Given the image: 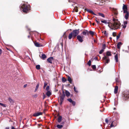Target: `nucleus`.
<instances>
[{
    "label": "nucleus",
    "instance_id": "6",
    "mask_svg": "<svg viewBox=\"0 0 129 129\" xmlns=\"http://www.w3.org/2000/svg\"><path fill=\"white\" fill-rule=\"evenodd\" d=\"M122 9L124 13H125L127 12V9L126 5L123 4Z\"/></svg>",
    "mask_w": 129,
    "mask_h": 129
},
{
    "label": "nucleus",
    "instance_id": "59",
    "mask_svg": "<svg viewBox=\"0 0 129 129\" xmlns=\"http://www.w3.org/2000/svg\"><path fill=\"white\" fill-rule=\"evenodd\" d=\"M27 86V85L26 84H25L24 85V87H25Z\"/></svg>",
    "mask_w": 129,
    "mask_h": 129
},
{
    "label": "nucleus",
    "instance_id": "37",
    "mask_svg": "<svg viewBox=\"0 0 129 129\" xmlns=\"http://www.w3.org/2000/svg\"><path fill=\"white\" fill-rule=\"evenodd\" d=\"M89 32L91 35H94V33L93 31H90Z\"/></svg>",
    "mask_w": 129,
    "mask_h": 129
},
{
    "label": "nucleus",
    "instance_id": "31",
    "mask_svg": "<svg viewBox=\"0 0 129 129\" xmlns=\"http://www.w3.org/2000/svg\"><path fill=\"white\" fill-rule=\"evenodd\" d=\"M62 81L63 82H64L67 81V79L65 78L62 77Z\"/></svg>",
    "mask_w": 129,
    "mask_h": 129
},
{
    "label": "nucleus",
    "instance_id": "49",
    "mask_svg": "<svg viewBox=\"0 0 129 129\" xmlns=\"http://www.w3.org/2000/svg\"><path fill=\"white\" fill-rule=\"evenodd\" d=\"M47 85V84L46 83H45L44 86V88L45 87H46Z\"/></svg>",
    "mask_w": 129,
    "mask_h": 129
},
{
    "label": "nucleus",
    "instance_id": "8",
    "mask_svg": "<svg viewBox=\"0 0 129 129\" xmlns=\"http://www.w3.org/2000/svg\"><path fill=\"white\" fill-rule=\"evenodd\" d=\"M8 100L9 101L10 103L11 104L13 105L14 104V101L13 99L11 98L10 97H9L8 98Z\"/></svg>",
    "mask_w": 129,
    "mask_h": 129
},
{
    "label": "nucleus",
    "instance_id": "40",
    "mask_svg": "<svg viewBox=\"0 0 129 129\" xmlns=\"http://www.w3.org/2000/svg\"><path fill=\"white\" fill-rule=\"evenodd\" d=\"M106 48V45L105 44H104L102 46V49H103L104 50Z\"/></svg>",
    "mask_w": 129,
    "mask_h": 129
},
{
    "label": "nucleus",
    "instance_id": "60",
    "mask_svg": "<svg viewBox=\"0 0 129 129\" xmlns=\"http://www.w3.org/2000/svg\"><path fill=\"white\" fill-rule=\"evenodd\" d=\"M112 39V38H111V37H110V39L111 40Z\"/></svg>",
    "mask_w": 129,
    "mask_h": 129
},
{
    "label": "nucleus",
    "instance_id": "23",
    "mask_svg": "<svg viewBox=\"0 0 129 129\" xmlns=\"http://www.w3.org/2000/svg\"><path fill=\"white\" fill-rule=\"evenodd\" d=\"M106 55H107V56H111L112 55L111 52L109 51H108L106 53Z\"/></svg>",
    "mask_w": 129,
    "mask_h": 129
},
{
    "label": "nucleus",
    "instance_id": "30",
    "mask_svg": "<svg viewBox=\"0 0 129 129\" xmlns=\"http://www.w3.org/2000/svg\"><path fill=\"white\" fill-rule=\"evenodd\" d=\"M36 68L38 70L40 69V66L39 65H37L36 66Z\"/></svg>",
    "mask_w": 129,
    "mask_h": 129
},
{
    "label": "nucleus",
    "instance_id": "36",
    "mask_svg": "<svg viewBox=\"0 0 129 129\" xmlns=\"http://www.w3.org/2000/svg\"><path fill=\"white\" fill-rule=\"evenodd\" d=\"M67 100L68 101L70 102L71 103L72 102V99L71 98H69L67 99Z\"/></svg>",
    "mask_w": 129,
    "mask_h": 129
},
{
    "label": "nucleus",
    "instance_id": "1",
    "mask_svg": "<svg viewBox=\"0 0 129 129\" xmlns=\"http://www.w3.org/2000/svg\"><path fill=\"white\" fill-rule=\"evenodd\" d=\"M113 22L110 23L111 25L109 24L108 26L112 29H117L120 28V23L118 19L113 18Z\"/></svg>",
    "mask_w": 129,
    "mask_h": 129
},
{
    "label": "nucleus",
    "instance_id": "20",
    "mask_svg": "<svg viewBox=\"0 0 129 129\" xmlns=\"http://www.w3.org/2000/svg\"><path fill=\"white\" fill-rule=\"evenodd\" d=\"M118 89V87L117 86H116L114 88V93L115 94H116L117 92Z\"/></svg>",
    "mask_w": 129,
    "mask_h": 129
},
{
    "label": "nucleus",
    "instance_id": "28",
    "mask_svg": "<svg viewBox=\"0 0 129 129\" xmlns=\"http://www.w3.org/2000/svg\"><path fill=\"white\" fill-rule=\"evenodd\" d=\"M121 33V32H119V34H118V35L117 36L116 39L117 40L119 38Z\"/></svg>",
    "mask_w": 129,
    "mask_h": 129
},
{
    "label": "nucleus",
    "instance_id": "5",
    "mask_svg": "<svg viewBox=\"0 0 129 129\" xmlns=\"http://www.w3.org/2000/svg\"><path fill=\"white\" fill-rule=\"evenodd\" d=\"M65 97V94L64 92L63 91L61 93L60 96V101H63Z\"/></svg>",
    "mask_w": 129,
    "mask_h": 129
},
{
    "label": "nucleus",
    "instance_id": "21",
    "mask_svg": "<svg viewBox=\"0 0 129 129\" xmlns=\"http://www.w3.org/2000/svg\"><path fill=\"white\" fill-rule=\"evenodd\" d=\"M103 60H105L107 59H109V58L108 56H107L106 55H104V57L103 58Z\"/></svg>",
    "mask_w": 129,
    "mask_h": 129
},
{
    "label": "nucleus",
    "instance_id": "34",
    "mask_svg": "<svg viewBox=\"0 0 129 129\" xmlns=\"http://www.w3.org/2000/svg\"><path fill=\"white\" fill-rule=\"evenodd\" d=\"M92 69H93L94 70H95L96 68V67L95 65H93L92 66Z\"/></svg>",
    "mask_w": 129,
    "mask_h": 129
},
{
    "label": "nucleus",
    "instance_id": "19",
    "mask_svg": "<svg viewBox=\"0 0 129 129\" xmlns=\"http://www.w3.org/2000/svg\"><path fill=\"white\" fill-rule=\"evenodd\" d=\"M65 94L68 97L70 96V93L67 90H66L65 92Z\"/></svg>",
    "mask_w": 129,
    "mask_h": 129
},
{
    "label": "nucleus",
    "instance_id": "43",
    "mask_svg": "<svg viewBox=\"0 0 129 129\" xmlns=\"http://www.w3.org/2000/svg\"><path fill=\"white\" fill-rule=\"evenodd\" d=\"M105 60H106V63H108L110 61V59H106Z\"/></svg>",
    "mask_w": 129,
    "mask_h": 129
},
{
    "label": "nucleus",
    "instance_id": "46",
    "mask_svg": "<svg viewBox=\"0 0 129 129\" xmlns=\"http://www.w3.org/2000/svg\"><path fill=\"white\" fill-rule=\"evenodd\" d=\"M71 103L74 106H75V102L74 101H73Z\"/></svg>",
    "mask_w": 129,
    "mask_h": 129
},
{
    "label": "nucleus",
    "instance_id": "45",
    "mask_svg": "<svg viewBox=\"0 0 129 129\" xmlns=\"http://www.w3.org/2000/svg\"><path fill=\"white\" fill-rule=\"evenodd\" d=\"M74 91L75 92H78V91L77 90H76V87L75 86H74Z\"/></svg>",
    "mask_w": 129,
    "mask_h": 129
},
{
    "label": "nucleus",
    "instance_id": "15",
    "mask_svg": "<svg viewBox=\"0 0 129 129\" xmlns=\"http://www.w3.org/2000/svg\"><path fill=\"white\" fill-rule=\"evenodd\" d=\"M62 120V117L61 116H59L57 119V121L58 122H60Z\"/></svg>",
    "mask_w": 129,
    "mask_h": 129
},
{
    "label": "nucleus",
    "instance_id": "32",
    "mask_svg": "<svg viewBox=\"0 0 129 129\" xmlns=\"http://www.w3.org/2000/svg\"><path fill=\"white\" fill-rule=\"evenodd\" d=\"M125 98H126V100L128 98H129V94H125Z\"/></svg>",
    "mask_w": 129,
    "mask_h": 129
},
{
    "label": "nucleus",
    "instance_id": "18",
    "mask_svg": "<svg viewBox=\"0 0 129 129\" xmlns=\"http://www.w3.org/2000/svg\"><path fill=\"white\" fill-rule=\"evenodd\" d=\"M46 94L48 97H49L51 94V92L50 91H47V92Z\"/></svg>",
    "mask_w": 129,
    "mask_h": 129
},
{
    "label": "nucleus",
    "instance_id": "51",
    "mask_svg": "<svg viewBox=\"0 0 129 129\" xmlns=\"http://www.w3.org/2000/svg\"><path fill=\"white\" fill-rule=\"evenodd\" d=\"M105 121L107 123H108V120L107 119H105Z\"/></svg>",
    "mask_w": 129,
    "mask_h": 129
},
{
    "label": "nucleus",
    "instance_id": "41",
    "mask_svg": "<svg viewBox=\"0 0 129 129\" xmlns=\"http://www.w3.org/2000/svg\"><path fill=\"white\" fill-rule=\"evenodd\" d=\"M88 65L89 66H90L91 64V61L90 60H89L88 61Z\"/></svg>",
    "mask_w": 129,
    "mask_h": 129
},
{
    "label": "nucleus",
    "instance_id": "54",
    "mask_svg": "<svg viewBox=\"0 0 129 129\" xmlns=\"http://www.w3.org/2000/svg\"><path fill=\"white\" fill-rule=\"evenodd\" d=\"M2 52V51L1 49L0 50V55L1 54Z\"/></svg>",
    "mask_w": 129,
    "mask_h": 129
},
{
    "label": "nucleus",
    "instance_id": "26",
    "mask_svg": "<svg viewBox=\"0 0 129 129\" xmlns=\"http://www.w3.org/2000/svg\"><path fill=\"white\" fill-rule=\"evenodd\" d=\"M126 13V14L125 16V19H128V18L129 14L128 12H127Z\"/></svg>",
    "mask_w": 129,
    "mask_h": 129
},
{
    "label": "nucleus",
    "instance_id": "17",
    "mask_svg": "<svg viewBox=\"0 0 129 129\" xmlns=\"http://www.w3.org/2000/svg\"><path fill=\"white\" fill-rule=\"evenodd\" d=\"M122 43L120 42H119L118 43L117 45V48L118 49H120V46L122 45Z\"/></svg>",
    "mask_w": 129,
    "mask_h": 129
},
{
    "label": "nucleus",
    "instance_id": "38",
    "mask_svg": "<svg viewBox=\"0 0 129 129\" xmlns=\"http://www.w3.org/2000/svg\"><path fill=\"white\" fill-rule=\"evenodd\" d=\"M99 14L100 16L103 17H104V14L100 13H99Z\"/></svg>",
    "mask_w": 129,
    "mask_h": 129
},
{
    "label": "nucleus",
    "instance_id": "48",
    "mask_svg": "<svg viewBox=\"0 0 129 129\" xmlns=\"http://www.w3.org/2000/svg\"><path fill=\"white\" fill-rule=\"evenodd\" d=\"M112 35L114 37H115L116 36V34L114 32H113V33Z\"/></svg>",
    "mask_w": 129,
    "mask_h": 129
},
{
    "label": "nucleus",
    "instance_id": "42",
    "mask_svg": "<svg viewBox=\"0 0 129 129\" xmlns=\"http://www.w3.org/2000/svg\"><path fill=\"white\" fill-rule=\"evenodd\" d=\"M49 86H47V87L46 88V90L47 91H48V90H49Z\"/></svg>",
    "mask_w": 129,
    "mask_h": 129
},
{
    "label": "nucleus",
    "instance_id": "52",
    "mask_svg": "<svg viewBox=\"0 0 129 129\" xmlns=\"http://www.w3.org/2000/svg\"><path fill=\"white\" fill-rule=\"evenodd\" d=\"M46 97V95L45 94H44L43 96V99H44Z\"/></svg>",
    "mask_w": 129,
    "mask_h": 129
},
{
    "label": "nucleus",
    "instance_id": "58",
    "mask_svg": "<svg viewBox=\"0 0 129 129\" xmlns=\"http://www.w3.org/2000/svg\"><path fill=\"white\" fill-rule=\"evenodd\" d=\"M12 129H16L14 127L12 126Z\"/></svg>",
    "mask_w": 129,
    "mask_h": 129
},
{
    "label": "nucleus",
    "instance_id": "14",
    "mask_svg": "<svg viewBox=\"0 0 129 129\" xmlns=\"http://www.w3.org/2000/svg\"><path fill=\"white\" fill-rule=\"evenodd\" d=\"M88 31L87 30H85V31H84L82 32V34L84 35H86L87 34V35H88Z\"/></svg>",
    "mask_w": 129,
    "mask_h": 129
},
{
    "label": "nucleus",
    "instance_id": "27",
    "mask_svg": "<svg viewBox=\"0 0 129 129\" xmlns=\"http://www.w3.org/2000/svg\"><path fill=\"white\" fill-rule=\"evenodd\" d=\"M46 57V56L45 54H43L42 55L41 58L42 59H44Z\"/></svg>",
    "mask_w": 129,
    "mask_h": 129
},
{
    "label": "nucleus",
    "instance_id": "39",
    "mask_svg": "<svg viewBox=\"0 0 129 129\" xmlns=\"http://www.w3.org/2000/svg\"><path fill=\"white\" fill-rule=\"evenodd\" d=\"M104 51V50L103 49H101L99 52V53L100 54H101Z\"/></svg>",
    "mask_w": 129,
    "mask_h": 129
},
{
    "label": "nucleus",
    "instance_id": "25",
    "mask_svg": "<svg viewBox=\"0 0 129 129\" xmlns=\"http://www.w3.org/2000/svg\"><path fill=\"white\" fill-rule=\"evenodd\" d=\"M63 126L62 125L58 124L57 125V127L58 128H61L63 127Z\"/></svg>",
    "mask_w": 129,
    "mask_h": 129
},
{
    "label": "nucleus",
    "instance_id": "10",
    "mask_svg": "<svg viewBox=\"0 0 129 129\" xmlns=\"http://www.w3.org/2000/svg\"><path fill=\"white\" fill-rule=\"evenodd\" d=\"M42 113L41 112H37L34 114L33 115L34 116L37 117L40 115H42Z\"/></svg>",
    "mask_w": 129,
    "mask_h": 129
},
{
    "label": "nucleus",
    "instance_id": "53",
    "mask_svg": "<svg viewBox=\"0 0 129 129\" xmlns=\"http://www.w3.org/2000/svg\"><path fill=\"white\" fill-rule=\"evenodd\" d=\"M126 25H124L123 26V28H126Z\"/></svg>",
    "mask_w": 129,
    "mask_h": 129
},
{
    "label": "nucleus",
    "instance_id": "33",
    "mask_svg": "<svg viewBox=\"0 0 129 129\" xmlns=\"http://www.w3.org/2000/svg\"><path fill=\"white\" fill-rule=\"evenodd\" d=\"M0 105L1 106L4 107H6V105L5 104H4L0 102Z\"/></svg>",
    "mask_w": 129,
    "mask_h": 129
},
{
    "label": "nucleus",
    "instance_id": "16",
    "mask_svg": "<svg viewBox=\"0 0 129 129\" xmlns=\"http://www.w3.org/2000/svg\"><path fill=\"white\" fill-rule=\"evenodd\" d=\"M116 124H117L116 123H114V121H113L112 122L110 125V127H113L116 126Z\"/></svg>",
    "mask_w": 129,
    "mask_h": 129
},
{
    "label": "nucleus",
    "instance_id": "47",
    "mask_svg": "<svg viewBox=\"0 0 129 129\" xmlns=\"http://www.w3.org/2000/svg\"><path fill=\"white\" fill-rule=\"evenodd\" d=\"M127 22L126 21H125L124 22V25H125L127 24Z\"/></svg>",
    "mask_w": 129,
    "mask_h": 129
},
{
    "label": "nucleus",
    "instance_id": "62",
    "mask_svg": "<svg viewBox=\"0 0 129 129\" xmlns=\"http://www.w3.org/2000/svg\"><path fill=\"white\" fill-rule=\"evenodd\" d=\"M28 38H29V37H30V36H28Z\"/></svg>",
    "mask_w": 129,
    "mask_h": 129
},
{
    "label": "nucleus",
    "instance_id": "35",
    "mask_svg": "<svg viewBox=\"0 0 129 129\" xmlns=\"http://www.w3.org/2000/svg\"><path fill=\"white\" fill-rule=\"evenodd\" d=\"M103 33L106 36H107L108 35V34L107 33L106 31H103Z\"/></svg>",
    "mask_w": 129,
    "mask_h": 129
},
{
    "label": "nucleus",
    "instance_id": "11",
    "mask_svg": "<svg viewBox=\"0 0 129 129\" xmlns=\"http://www.w3.org/2000/svg\"><path fill=\"white\" fill-rule=\"evenodd\" d=\"M85 10L87 12H89L90 13H91L92 14L94 15H96V14L94 13L90 9H85Z\"/></svg>",
    "mask_w": 129,
    "mask_h": 129
},
{
    "label": "nucleus",
    "instance_id": "9",
    "mask_svg": "<svg viewBox=\"0 0 129 129\" xmlns=\"http://www.w3.org/2000/svg\"><path fill=\"white\" fill-rule=\"evenodd\" d=\"M47 60L48 62L52 63V61L53 60V58L52 57H50L48 58Z\"/></svg>",
    "mask_w": 129,
    "mask_h": 129
},
{
    "label": "nucleus",
    "instance_id": "2",
    "mask_svg": "<svg viewBox=\"0 0 129 129\" xmlns=\"http://www.w3.org/2000/svg\"><path fill=\"white\" fill-rule=\"evenodd\" d=\"M20 7V10L25 13H27L30 8V5L26 4L25 3L21 4Z\"/></svg>",
    "mask_w": 129,
    "mask_h": 129
},
{
    "label": "nucleus",
    "instance_id": "44",
    "mask_svg": "<svg viewBox=\"0 0 129 129\" xmlns=\"http://www.w3.org/2000/svg\"><path fill=\"white\" fill-rule=\"evenodd\" d=\"M74 10L76 12H77L78 11V9L76 7L74 8Z\"/></svg>",
    "mask_w": 129,
    "mask_h": 129
},
{
    "label": "nucleus",
    "instance_id": "22",
    "mask_svg": "<svg viewBox=\"0 0 129 129\" xmlns=\"http://www.w3.org/2000/svg\"><path fill=\"white\" fill-rule=\"evenodd\" d=\"M68 80L69 81L70 83H72V80L71 78L69 76L68 77Z\"/></svg>",
    "mask_w": 129,
    "mask_h": 129
},
{
    "label": "nucleus",
    "instance_id": "4",
    "mask_svg": "<svg viewBox=\"0 0 129 129\" xmlns=\"http://www.w3.org/2000/svg\"><path fill=\"white\" fill-rule=\"evenodd\" d=\"M77 40L80 42L82 43L83 42V39L84 38L83 36L78 35L77 36Z\"/></svg>",
    "mask_w": 129,
    "mask_h": 129
},
{
    "label": "nucleus",
    "instance_id": "64",
    "mask_svg": "<svg viewBox=\"0 0 129 129\" xmlns=\"http://www.w3.org/2000/svg\"><path fill=\"white\" fill-rule=\"evenodd\" d=\"M97 58H96V57H95V59H97Z\"/></svg>",
    "mask_w": 129,
    "mask_h": 129
},
{
    "label": "nucleus",
    "instance_id": "63",
    "mask_svg": "<svg viewBox=\"0 0 129 129\" xmlns=\"http://www.w3.org/2000/svg\"><path fill=\"white\" fill-rule=\"evenodd\" d=\"M93 25H94V23H93Z\"/></svg>",
    "mask_w": 129,
    "mask_h": 129
},
{
    "label": "nucleus",
    "instance_id": "3",
    "mask_svg": "<svg viewBox=\"0 0 129 129\" xmlns=\"http://www.w3.org/2000/svg\"><path fill=\"white\" fill-rule=\"evenodd\" d=\"M79 29L73 30L72 32L70 33L68 36V38L70 40L72 38L74 39L77 36L79 33Z\"/></svg>",
    "mask_w": 129,
    "mask_h": 129
},
{
    "label": "nucleus",
    "instance_id": "24",
    "mask_svg": "<svg viewBox=\"0 0 129 129\" xmlns=\"http://www.w3.org/2000/svg\"><path fill=\"white\" fill-rule=\"evenodd\" d=\"M115 59L116 61V62H117L118 61V57L117 54H116L115 56Z\"/></svg>",
    "mask_w": 129,
    "mask_h": 129
},
{
    "label": "nucleus",
    "instance_id": "7",
    "mask_svg": "<svg viewBox=\"0 0 129 129\" xmlns=\"http://www.w3.org/2000/svg\"><path fill=\"white\" fill-rule=\"evenodd\" d=\"M110 10L114 12L115 15H116L117 14V12L116 9L114 8H111L110 7Z\"/></svg>",
    "mask_w": 129,
    "mask_h": 129
},
{
    "label": "nucleus",
    "instance_id": "57",
    "mask_svg": "<svg viewBox=\"0 0 129 129\" xmlns=\"http://www.w3.org/2000/svg\"><path fill=\"white\" fill-rule=\"evenodd\" d=\"M64 122H62L61 123V125H63V124H64Z\"/></svg>",
    "mask_w": 129,
    "mask_h": 129
},
{
    "label": "nucleus",
    "instance_id": "12",
    "mask_svg": "<svg viewBox=\"0 0 129 129\" xmlns=\"http://www.w3.org/2000/svg\"><path fill=\"white\" fill-rule=\"evenodd\" d=\"M101 22L102 23H104L105 24H108V25H109V24L110 25V23L109 22H108L107 21V20H101Z\"/></svg>",
    "mask_w": 129,
    "mask_h": 129
},
{
    "label": "nucleus",
    "instance_id": "56",
    "mask_svg": "<svg viewBox=\"0 0 129 129\" xmlns=\"http://www.w3.org/2000/svg\"><path fill=\"white\" fill-rule=\"evenodd\" d=\"M5 129H9V128L8 127H7L5 128Z\"/></svg>",
    "mask_w": 129,
    "mask_h": 129
},
{
    "label": "nucleus",
    "instance_id": "29",
    "mask_svg": "<svg viewBox=\"0 0 129 129\" xmlns=\"http://www.w3.org/2000/svg\"><path fill=\"white\" fill-rule=\"evenodd\" d=\"M39 84L38 83L37 84V85L36 87V88H35V92L36 91H37V89H38V88L39 87Z\"/></svg>",
    "mask_w": 129,
    "mask_h": 129
},
{
    "label": "nucleus",
    "instance_id": "13",
    "mask_svg": "<svg viewBox=\"0 0 129 129\" xmlns=\"http://www.w3.org/2000/svg\"><path fill=\"white\" fill-rule=\"evenodd\" d=\"M35 45L37 47H41L43 46V45L40 44L37 42H35L34 43Z\"/></svg>",
    "mask_w": 129,
    "mask_h": 129
},
{
    "label": "nucleus",
    "instance_id": "55",
    "mask_svg": "<svg viewBox=\"0 0 129 129\" xmlns=\"http://www.w3.org/2000/svg\"><path fill=\"white\" fill-rule=\"evenodd\" d=\"M95 21H96L97 22V23H98V24H99V22L97 20H95Z\"/></svg>",
    "mask_w": 129,
    "mask_h": 129
},
{
    "label": "nucleus",
    "instance_id": "50",
    "mask_svg": "<svg viewBox=\"0 0 129 129\" xmlns=\"http://www.w3.org/2000/svg\"><path fill=\"white\" fill-rule=\"evenodd\" d=\"M60 101V102L59 103V104H60V105H62V103L63 102V101Z\"/></svg>",
    "mask_w": 129,
    "mask_h": 129
},
{
    "label": "nucleus",
    "instance_id": "61",
    "mask_svg": "<svg viewBox=\"0 0 129 129\" xmlns=\"http://www.w3.org/2000/svg\"><path fill=\"white\" fill-rule=\"evenodd\" d=\"M117 79L116 80V82H117L118 81H117Z\"/></svg>",
    "mask_w": 129,
    "mask_h": 129
}]
</instances>
